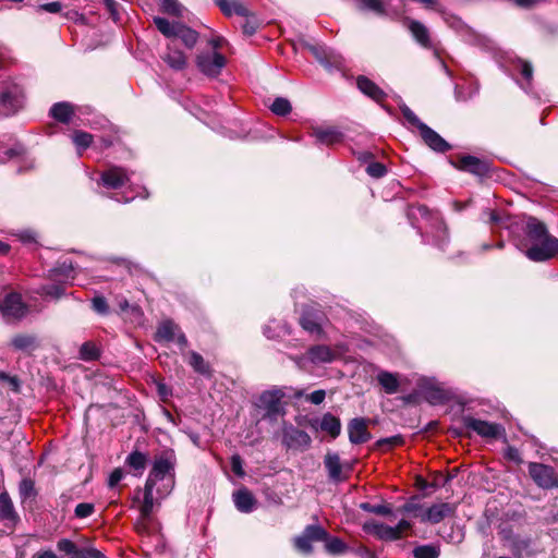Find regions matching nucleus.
<instances>
[{"label":"nucleus","instance_id":"9b49d317","mask_svg":"<svg viewBox=\"0 0 558 558\" xmlns=\"http://www.w3.org/2000/svg\"><path fill=\"white\" fill-rule=\"evenodd\" d=\"M214 2L228 16L236 14L250 17L251 15L250 10L240 0H214ZM242 27L244 34L253 35L256 32L257 24L255 21L247 19Z\"/></svg>","mask_w":558,"mask_h":558},{"label":"nucleus","instance_id":"a18cd8bd","mask_svg":"<svg viewBox=\"0 0 558 558\" xmlns=\"http://www.w3.org/2000/svg\"><path fill=\"white\" fill-rule=\"evenodd\" d=\"M100 356L97 345L90 341L84 342L80 349V357L83 361H94Z\"/></svg>","mask_w":558,"mask_h":558},{"label":"nucleus","instance_id":"3c124183","mask_svg":"<svg viewBox=\"0 0 558 558\" xmlns=\"http://www.w3.org/2000/svg\"><path fill=\"white\" fill-rule=\"evenodd\" d=\"M286 333H289V330L286 326V324H276V326H271V324L269 325H266L264 327V335L268 338V339H275V338H278L280 337L281 335H286Z\"/></svg>","mask_w":558,"mask_h":558},{"label":"nucleus","instance_id":"603ef678","mask_svg":"<svg viewBox=\"0 0 558 558\" xmlns=\"http://www.w3.org/2000/svg\"><path fill=\"white\" fill-rule=\"evenodd\" d=\"M151 384L155 386L156 392L161 401H167L171 396V389L162 380L150 377Z\"/></svg>","mask_w":558,"mask_h":558},{"label":"nucleus","instance_id":"b1692460","mask_svg":"<svg viewBox=\"0 0 558 558\" xmlns=\"http://www.w3.org/2000/svg\"><path fill=\"white\" fill-rule=\"evenodd\" d=\"M458 168L460 170L473 173L475 175H485L488 170V163L474 156H462L458 161Z\"/></svg>","mask_w":558,"mask_h":558},{"label":"nucleus","instance_id":"ea45409f","mask_svg":"<svg viewBox=\"0 0 558 558\" xmlns=\"http://www.w3.org/2000/svg\"><path fill=\"white\" fill-rule=\"evenodd\" d=\"M439 555L440 546L437 544L420 545L413 549L414 558H438Z\"/></svg>","mask_w":558,"mask_h":558},{"label":"nucleus","instance_id":"c03bdc74","mask_svg":"<svg viewBox=\"0 0 558 558\" xmlns=\"http://www.w3.org/2000/svg\"><path fill=\"white\" fill-rule=\"evenodd\" d=\"M324 542L326 550L332 555L343 554L348 549L347 544L339 537H329L328 535L327 539H325Z\"/></svg>","mask_w":558,"mask_h":558},{"label":"nucleus","instance_id":"f257e3e1","mask_svg":"<svg viewBox=\"0 0 558 558\" xmlns=\"http://www.w3.org/2000/svg\"><path fill=\"white\" fill-rule=\"evenodd\" d=\"M175 464L177 457L172 449L163 450L154 458L142 499V554L150 555L151 549L156 553H161L165 549V542L157 532V524L153 527V533L144 536V521L174 488Z\"/></svg>","mask_w":558,"mask_h":558},{"label":"nucleus","instance_id":"09e8293b","mask_svg":"<svg viewBox=\"0 0 558 558\" xmlns=\"http://www.w3.org/2000/svg\"><path fill=\"white\" fill-rule=\"evenodd\" d=\"M515 69L520 71L522 77L525 80L526 85L522 84L521 87L526 90L527 86H530L531 81L533 78V68H532V64L530 62H526V61H523V60H519L517 65H515Z\"/></svg>","mask_w":558,"mask_h":558},{"label":"nucleus","instance_id":"6e6552de","mask_svg":"<svg viewBox=\"0 0 558 558\" xmlns=\"http://www.w3.org/2000/svg\"><path fill=\"white\" fill-rule=\"evenodd\" d=\"M226 64L227 59L219 51H203L196 57L197 69L209 77L218 76Z\"/></svg>","mask_w":558,"mask_h":558},{"label":"nucleus","instance_id":"69168bd1","mask_svg":"<svg viewBox=\"0 0 558 558\" xmlns=\"http://www.w3.org/2000/svg\"><path fill=\"white\" fill-rule=\"evenodd\" d=\"M125 463L129 468L133 469L134 471L140 470V449L136 447V445L134 446L133 451L126 458Z\"/></svg>","mask_w":558,"mask_h":558},{"label":"nucleus","instance_id":"a19ab883","mask_svg":"<svg viewBox=\"0 0 558 558\" xmlns=\"http://www.w3.org/2000/svg\"><path fill=\"white\" fill-rule=\"evenodd\" d=\"M160 10L169 15L182 17L185 8L178 0H159Z\"/></svg>","mask_w":558,"mask_h":558},{"label":"nucleus","instance_id":"393cba45","mask_svg":"<svg viewBox=\"0 0 558 558\" xmlns=\"http://www.w3.org/2000/svg\"><path fill=\"white\" fill-rule=\"evenodd\" d=\"M38 337L32 333H19L11 339V347L27 354H32L39 348Z\"/></svg>","mask_w":558,"mask_h":558},{"label":"nucleus","instance_id":"dca6fc26","mask_svg":"<svg viewBox=\"0 0 558 558\" xmlns=\"http://www.w3.org/2000/svg\"><path fill=\"white\" fill-rule=\"evenodd\" d=\"M75 266L70 259H64L49 269V278L52 281H59L64 284H71L75 279Z\"/></svg>","mask_w":558,"mask_h":558},{"label":"nucleus","instance_id":"412c9836","mask_svg":"<svg viewBox=\"0 0 558 558\" xmlns=\"http://www.w3.org/2000/svg\"><path fill=\"white\" fill-rule=\"evenodd\" d=\"M456 507L448 502H440L430 506L422 515V521H428L433 524L441 522L445 518L454 513Z\"/></svg>","mask_w":558,"mask_h":558},{"label":"nucleus","instance_id":"72a5a7b5","mask_svg":"<svg viewBox=\"0 0 558 558\" xmlns=\"http://www.w3.org/2000/svg\"><path fill=\"white\" fill-rule=\"evenodd\" d=\"M66 284L53 281L51 283L44 284L39 288L38 293L46 300L58 301L62 296L66 295L65 293Z\"/></svg>","mask_w":558,"mask_h":558},{"label":"nucleus","instance_id":"4d7b16f0","mask_svg":"<svg viewBox=\"0 0 558 558\" xmlns=\"http://www.w3.org/2000/svg\"><path fill=\"white\" fill-rule=\"evenodd\" d=\"M92 308L101 315L109 313V306L107 300L104 296L97 295L92 300Z\"/></svg>","mask_w":558,"mask_h":558},{"label":"nucleus","instance_id":"e2e57ef3","mask_svg":"<svg viewBox=\"0 0 558 558\" xmlns=\"http://www.w3.org/2000/svg\"><path fill=\"white\" fill-rule=\"evenodd\" d=\"M294 543L295 547L305 554H310L313 550L312 542L303 533L295 538Z\"/></svg>","mask_w":558,"mask_h":558},{"label":"nucleus","instance_id":"473e14b6","mask_svg":"<svg viewBox=\"0 0 558 558\" xmlns=\"http://www.w3.org/2000/svg\"><path fill=\"white\" fill-rule=\"evenodd\" d=\"M24 153L25 148L21 144H16L12 148H9L4 151L8 159H12L14 157H22L16 169L17 173H23L34 167V160L23 157Z\"/></svg>","mask_w":558,"mask_h":558},{"label":"nucleus","instance_id":"4468645a","mask_svg":"<svg viewBox=\"0 0 558 558\" xmlns=\"http://www.w3.org/2000/svg\"><path fill=\"white\" fill-rule=\"evenodd\" d=\"M129 181L126 171L120 167H111L102 171L96 180L98 185L106 189L117 190L122 187Z\"/></svg>","mask_w":558,"mask_h":558},{"label":"nucleus","instance_id":"2f4dec72","mask_svg":"<svg viewBox=\"0 0 558 558\" xmlns=\"http://www.w3.org/2000/svg\"><path fill=\"white\" fill-rule=\"evenodd\" d=\"M311 51L316 57V59L324 65L329 66L331 64H340L341 63V57L340 54L336 53L332 49L324 47V46H317V47H311Z\"/></svg>","mask_w":558,"mask_h":558},{"label":"nucleus","instance_id":"0eeeda50","mask_svg":"<svg viewBox=\"0 0 558 558\" xmlns=\"http://www.w3.org/2000/svg\"><path fill=\"white\" fill-rule=\"evenodd\" d=\"M527 469L531 478L539 488L554 489L558 487V473L553 466L530 462Z\"/></svg>","mask_w":558,"mask_h":558},{"label":"nucleus","instance_id":"e433bc0d","mask_svg":"<svg viewBox=\"0 0 558 558\" xmlns=\"http://www.w3.org/2000/svg\"><path fill=\"white\" fill-rule=\"evenodd\" d=\"M71 138L80 156H82L84 150L92 146L94 141L92 134L81 130L74 131L71 135Z\"/></svg>","mask_w":558,"mask_h":558},{"label":"nucleus","instance_id":"f704fd0d","mask_svg":"<svg viewBox=\"0 0 558 558\" xmlns=\"http://www.w3.org/2000/svg\"><path fill=\"white\" fill-rule=\"evenodd\" d=\"M318 427L330 435L331 438H337L341 433V423L338 417L331 413H325L318 423Z\"/></svg>","mask_w":558,"mask_h":558},{"label":"nucleus","instance_id":"052dcab7","mask_svg":"<svg viewBox=\"0 0 558 558\" xmlns=\"http://www.w3.org/2000/svg\"><path fill=\"white\" fill-rule=\"evenodd\" d=\"M363 509L372 512V513H375V514H378V515H389L392 513V510L389 506H386V505H368V504H364L362 505Z\"/></svg>","mask_w":558,"mask_h":558},{"label":"nucleus","instance_id":"1a4fd4ad","mask_svg":"<svg viewBox=\"0 0 558 558\" xmlns=\"http://www.w3.org/2000/svg\"><path fill=\"white\" fill-rule=\"evenodd\" d=\"M462 423L465 429L474 432L483 438L496 439L505 435V428L500 424L489 423L471 415H463Z\"/></svg>","mask_w":558,"mask_h":558},{"label":"nucleus","instance_id":"cd10ccee","mask_svg":"<svg viewBox=\"0 0 558 558\" xmlns=\"http://www.w3.org/2000/svg\"><path fill=\"white\" fill-rule=\"evenodd\" d=\"M356 85L364 95L375 101H381L386 98V93L366 76H359L356 80Z\"/></svg>","mask_w":558,"mask_h":558},{"label":"nucleus","instance_id":"2eb2a0df","mask_svg":"<svg viewBox=\"0 0 558 558\" xmlns=\"http://www.w3.org/2000/svg\"><path fill=\"white\" fill-rule=\"evenodd\" d=\"M421 393L423 398L432 405H440L451 400V392L433 383H424L421 385Z\"/></svg>","mask_w":558,"mask_h":558},{"label":"nucleus","instance_id":"774afa93","mask_svg":"<svg viewBox=\"0 0 558 558\" xmlns=\"http://www.w3.org/2000/svg\"><path fill=\"white\" fill-rule=\"evenodd\" d=\"M125 473L122 469H114L109 475L108 486L110 488H114L124 477Z\"/></svg>","mask_w":558,"mask_h":558},{"label":"nucleus","instance_id":"20e7f679","mask_svg":"<svg viewBox=\"0 0 558 558\" xmlns=\"http://www.w3.org/2000/svg\"><path fill=\"white\" fill-rule=\"evenodd\" d=\"M157 29L174 41L180 39L187 49H193L198 41V33L181 22H170L165 17H154Z\"/></svg>","mask_w":558,"mask_h":558},{"label":"nucleus","instance_id":"bb28decb","mask_svg":"<svg viewBox=\"0 0 558 558\" xmlns=\"http://www.w3.org/2000/svg\"><path fill=\"white\" fill-rule=\"evenodd\" d=\"M235 508L243 513H250L255 509L256 499L247 488H241L233 493Z\"/></svg>","mask_w":558,"mask_h":558},{"label":"nucleus","instance_id":"c85d7f7f","mask_svg":"<svg viewBox=\"0 0 558 558\" xmlns=\"http://www.w3.org/2000/svg\"><path fill=\"white\" fill-rule=\"evenodd\" d=\"M49 114L56 121L69 124L74 116V106L68 101L56 102L51 106Z\"/></svg>","mask_w":558,"mask_h":558},{"label":"nucleus","instance_id":"37998d69","mask_svg":"<svg viewBox=\"0 0 558 558\" xmlns=\"http://www.w3.org/2000/svg\"><path fill=\"white\" fill-rule=\"evenodd\" d=\"M359 8L362 11H373L378 15H388L386 5L381 0H361Z\"/></svg>","mask_w":558,"mask_h":558},{"label":"nucleus","instance_id":"f3484780","mask_svg":"<svg viewBox=\"0 0 558 558\" xmlns=\"http://www.w3.org/2000/svg\"><path fill=\"white\" fill-rule=\"evenodd\" d=\"M162 60L174 71H182L187 65L186 54L177 47L174 41H170L168 44L167 49L162 54Z\"/></svg>","mask_w":558,"mask_h":558},{"label":"nucleus","instance_id":"f8f14e48","mask_svg":"<svg viewBox=\"0 0 558 558\" xmlns=\"http://www.w3.org/2000/svg\"><path fill=\"white\" fill-rule=\"evenodd\" d=\"M155 340L158 342L161 341H175L182 349L187 347V339L183 332H181L178 325H175L172 320H163L160 323Z\"/></svg>","mask_w":558,"mask_h":558},{"label":"nucleus","instance_id":"39448f33","mask_svg":"<svg viewBox=\"0 0 558 558\" xmlns=\"http://www.w3.org/2000/svg\"><path fill=\"white\" fill-rule=\"evenodd\" d=\"M23 89L11 78L0 80V118L14 116L23 107Z\"/></svg>","mask_w":558,"mask_h":558},{"label":"nucleus","instance_id":"aec40b11","mask_svg":"<svg viewBox=\"0 0 558 558\" xmlns=\"http://www.w3.org/2000/svg\"><path fill=\"white\" fill-rule=\"evenodd\" d=\"M405 25L417 44L426 49L435 48L429 31L424 24L416 20L407 19Z\"/></svg>","mask_w":558,"mask_h":558},{"label":"nucleus","instance_id":"f03ea898","mask_svg":"<svg viewBox=\"0 0 558 558\" xmlns=\"http://www.w3.org/2000/svg\"><path fill=\"white\" fill-rule=\"evenodd\" d=\"M525 236L522 238L511 230L514 245L525 256L536 263L547 262L558 255V239L549 234L546 226L535 217H527L522 226Z\"/></svg>","mask_w":558,"mask_h":558},{"label":"nucleus","instance_id":"8fccbe9b","mask_svg":"<svg viewBox=\"0 0 558 558\" xmlns=\"http://www.w3.org/2000/svg\"><path fill=\"white\" fill-rule=\"evenodd\" d=\"M366 173L375 179H380L387 173V168L384 163L377 161H371L367 163Z\"/></svg>","mask_w":558,"mask_h":558},{"label":"nucleus","instance_id":"680f3d73","mask_svg":"<svg viewBox=\"0 0 558 558\" xmlns=\"http://www.w3.org/2000/svg\"><path fill=\"white\" fill-rule=\"evenodd\" d=\"M401 112L403 118L413 126H416L420 130V125L424 124L416 114L405 105L401 107Z\"/></svg>","mask_w":558,"mask_h":558},{"label":"nucleus","instance_id":"a878e982","mask_svg":"<svg viewBox=\"0 0 558 558\" xmlns=\"http://www.w3.org/2000/svg\"><path fill=\"white\" fill-rule=\"evenodd\" d=\"M307 356L314 364L331 363L336 359V352L328 345L317 344L308 349Z\"/></svg>","mask_w":558,"mask_h":558},{"label":"nucleus","instance_id":"58836bf2","mask_svg":"<svg viewBox=\"0 0 558 558\" xmlns=\"http://www.w3.org/2000/svg\"><path fill=\"white\" fill-rule=\"evenodd\" d=\"M189 363L196 373L204 375V376L211 375V369H210L209 364L207 362H205L204 357L199 353L192 351L191 355H190Z\"/></svg>","mask_w":558,"mask_h":558},{"label":"nucleus","instance_id":"864d4df0","mask_svg":"<svg viewBox=\"0 0 558 558\" xmlns=\"http://www.w3.org/2000/svg\"><path fill=\"white\" fill-rule=\"evenodd\" d=\"M95 512V506L90 502H81L74 509V515L77 519H86Z\"/></svg>","mask_w":558,"mask_h":558},{"label":"nucleus","instance_id":"a211bd4d","mask_svg":"<svg viewBox=\"0 0 558 558\" xmlns=\"http://www.w3.org/2000/svg\"><path fill=\"white\" fill-rule=\"evenodd\" d=\"M348 434L350 442L354 445L364 444L371 439L366 420L363 417H355L349 422Z\"/></svg>","mask_w":558,"mask_h":558},{"label":"nucleus","instance_id":"4c0bfd02","mask_svg":"<svg viewBox=\"0 0 558 558\" xmlns=\"http://www.w3.org/2000/svg\"><path fill=\"white\" fill-rule=\"evenodd\" d=\"M366 529L375 534L378 538L384 541H395L398 539L397 529L393 526H389L384 523H375L372 526H366Z\"/></svg>","mask_w":558,"mask_h":558},{"label":"nucleus","instance_id":"7c9ffc66","mask_svg":"<svg viewBox=\"0 0 558 558\" xmlns=\"http://www.w3.org/2000/svg\"><path fill=\"white\" fill-rule=\"evenodd\" d=\"M324 464L331 481L341 482L344 480V477L341 475L342 464L338 453L328 452L325 456Z\"/></svg>","mask_w":558,"mask_h":558},{"label":"nucleus","instance_id":"0e129e2a","mask_svg":"<svg viewBox=\"0 0 558 558\" xmlns=\"http://www.w3.org/2000/svg\"><path fill=\"white\" fill-rule=\"evenodd\" d=\"M0 381L7 383L11 387L12 391L19 392L20 380L16 376H11L5 372L0 371Z\"/></svg>","mask_w":558,"mask_h":558},{"label":"nucleus","instance_id":"c9c22d12","mask_svg":"<svg viewBox=\"0 0 558 558\" xmlns=\"http://www.w3.org/2000/svg\"><path fill=\"white\" fill-rule=\"evenodd\" d=\"M377 381L388 395H393L399 389V379L397 374L387 371H380L377 374Z\"/></svg>","mask_w":558,"mask_h":558},{"label":"nucleus","instance_id":"49530a36","mask_svg":"<svg viewBox=\"0 0 558 558\" xmlns=\"http://www.w3.org/2000/svg\"><path fill=\"white\" fill-rule=\"evenodd\" d=\"M270 110L277 116L284 117L291 112L292 107L287 98L277 97L271 104Z\"/></svg>","mask_w":558,"mask_h":558},{"label":"nucleus","instance_id":"338daca9","mask_svg":"<svg viewBox=\"0 0 558 558\" xmlns=\"http://www.w3.org/2000/svg\"><path fill=\"white\" fill-rule=\"evenodd\" d=\"M231 469L233 473L240 477L244 476V470H243V461L239 454H233L231 457Z\"/></svg>","mask_w":558,"mask_h":558},{"label":"nucleus","instance_id":"5701e85b","mask_svg":"<svg viewBox=\"0 0 558 558\" xmlns=\"http://www.w3.org/2000/svg\"><path fill=\"white\" fill-rule=\"evenodd\" d=\"M323 320L324 317L319 312L307 310L303 312L300 324L311 335L319 336L323 332Z\"/></svg>","mask_w":558,"mask_h":558},{"label":"nucleus","instance_id":"ddd939ff","mask_svg":"<svg viewBox=\"0 0 558 558\" xmlns=\"http://www.w3.org/2000/svg\"><path fill=\"white\" fill-rule=\"evenodd\" d=\"M282 441L290 449L306 450L312 444V438L305 430L290 425L283 428Z\"/></svg>","mask_w":558,"mask_h":558},{"label":"nucleus","instance_id":"de8ad7c7","mask_svg":"<svg viewBox=\"0 0 558 558\" xmlns=\"http://www.w3.org/2000/svg\"><path fill=\"white\" fill-rule=\"evenodd\" d=\"M19 493L23 500L36 497L37 492L34 481L32 478H23L19 485Z\"/></svg>","mask_w":558,"mask_h":558},{"label":"nucleus","instance_id":"bf43d9fd","mask_svg":"<svg viewBox=\"0 0 558 558\" xmlns=\"http://www.w3.org/2000/svg\"><path fill=\"white\" fill-rule=\"evenodd\" d=\"M57 548L60 550V551H63L68 555H72L74 556V554H76V550H77V546L75 543H73L71 539H68V538H61L58 543H57Z\"/></svg>","mask_w":558,"mask_h":558},{"label":"nucleus","instance_id":"13d9d810","mask_svg":"<svg viewBox=\"0 0 558 558\" xmlns=\"http://www.w3.org/2000/svg\"><path fill=\"white\" fill-rule=\"evenodd\" d=\"M15 235L23 244H36L37 243V233L34 230H31V229L21 230Z\"/></svg>","mask_w":558,"mask_h":558},{"label":"nucleus","instance_id":"423d86ee","mask_svg":"<svg viewBox=\"0 0 558 558\" xmlns=\"http://www.w3.org/2000/svg\"><path fill=\"white\" fill-rule=\"evenodd\" d=\"M283 398L284 392L279 388L266 390L260 393L256 407L263 411L262 417L270 422H276L279 416L284 415Z\"/></svg>","mask_w":558,"mask_h":558},{"label":"nucleus","instance_id":"4be33fe9","mask_svg":"<svg viewBox=\"0 0 558 558\" xmlns=\"http://www.w3.org/2000/svg\"><path fill=\"white\" fill-rule=\"evenodd\" d=\"M420 134L425 144L435 151L445 153L450 148L449 144L426 124L420 125Z\"/></svg>","mask_w":558,"mask_h":558},{"label":"nucleus","instance_id":"7ed1b4c3","mask_svg":"<svg viewBox=\"0 0 558 558\" xmlns=\"http://www.w3.org/2000/svg\"><path fill=\"white\" fill-rule=\"evenodd\" d=\"M408 216L424 243L445 250L449 242L448 230L438 211L429 210L425 205H417L409 208Z\"/></svg>","mask_w":558,"mask_h":558},{"label":"nucleus","instance_id":"6e6d98bb","mask_svg":"<svg viewBox=\"0 0 558 558\" xmlns=\"http://www.w3.org/2000/svg\"><path fill=\"white\" fill-rule=\"evenodd\" d=\"M104 5L106 11L109 13V16L113 20V22L119 23L121 21L119 3H117L114 0H104Z\"/></svg>","mask_w":558,"mask_h":558},{"label":"nucleus","instance_id":"9d476101","mask_svg":"<svg viewBox=\"0 0 558 558\" xmlns=\"http://www.w3.org/2000/svg\"><path fill=\"white\" fill-rule=\"evenodd\" d=\"M27 311L21 294L16 292L5 294L0 301V312L8 322L22 319L27 314Z\"/></svg>","mask_w":558,"mask_h":558},{"label":"nucleus","instance_id":"c756f323","mask_svg":"<svg viewBox=\"0 0 558 558\" xmlns=\"http://www.w3.org/2000/svg\"><path fill=\"white\" fill-rule=\"evenodd\" d=\"M0 520L8 524H15L19 521V515L7 492L0 493Z\"/></svg>","mask_w":558,"mask_h":558},{"label":"nucleus","instance_id":"5fc2aeb1","mask_svg":"<svg viewBox=\"0 0 558 558\" xmlns=\"http://www.w3.org/2000/svg\"><path fill=\"white\" fill-rule=\"evenodd\" d=\"M71 558H106L105 555L96 548H77L76 554Z\"/></svg>","mask_w":558,"mask_h":558},{"label":"nucleus","instance_id":"79ce46f5","mask_svg":"<svg viewBox=\"0 0 558 558\" xmlns=\"http://www.w3.org/2000/svg\"><path fill=\"white\" fill-rule=\"evenodd\" d=\"M303 534L311 542L325 541V539H327V536H328V532L318 524L307 525L305 527V530L303 531Z\"/></svg>","mask_w":558,"mask_h":558},{"label":"nucleus","instance_id":"6ab92c4d","mask_svg":"<svg viewBox=\"0 0 558 558\" xmlns=\"http://www.w3.org/2000/svg\"><path fill=\"white\" fill-rule=\"evenodd\" d=\"M311 135L319 145L332 146L343 141V134L337 128H313Z\"/></svg>","mask_w":558,"mask_h":558}]
</instances>
